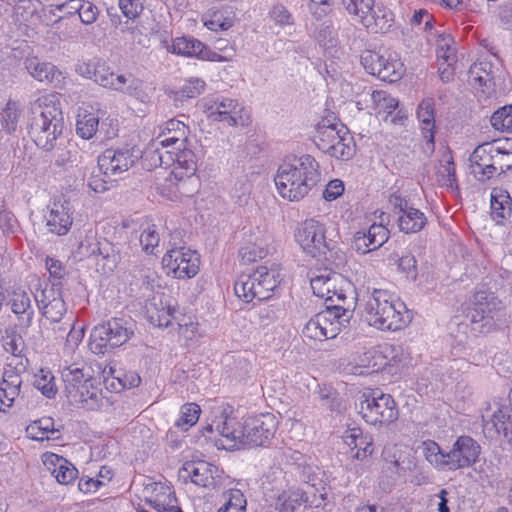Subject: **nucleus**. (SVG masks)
<instances>
[{
  "instance_id": "obj_38",
  "label": "nucleus",
  "mask_w": 512,
  "mask_h": 512,
  "mask_svg": "<svg viewBox=\"0 0 512 512\" xmlns=\"http://www.w3.org/2000/svg\"><path fill=\"white\" fill-rule=\"evenodd\" d=\"M469 77L474 84L480 87H490L493 82V65L489 61H479L474 63L469 71Z\"/></svg>"
},
{
  "instance_id": "obj_37",
  "label": "nucleus",
  "mask_w": 512,
  "mask_h": 512,
  "mask_svg": "<svg viewBox=\"0 0 512 512\" xmlns=\"http://www.w3.org/2000/svg\"><path fill=\"white\" fill-rule=\"evenodd\" d=\"M308 500L306 493L300 489L282 493L276 503L279 512H295Z\"/></svg>"
},
{
  "instance_id": "obj_20",
  "label": "nucleus",
  "mask_w": 512,
  "mask_h": 512,
  "mask_svg": "<svg viewBox=\"0 0 512 512\" xmlns=\"http://www.w3.org/2000/svg\"><path fill=\"white\" fill-rule=\"evenodd\" d=\"M171 51L178 55L197 57L202 60L214 61L216 57H220L201 41L187 36L176 38L172 43Z\"/></svg>"
},
{
  "instance_id": "obj_62",
  "label": "nucleus",
  "mask_w": 512,
  "mask_h": 512,
  "mask_svg": "<svg viewBox=\"0 0 512 512\" xmlns=\"http://www.w3.org/2000/svg\"><path fill=\"white\" fill-rule=\"evenodd\" d=\"M3 348L6 352L18 356L22 352L23 340L19 335H7L3 338Z\"/></svg>"
},
{
  "instance_id": "obj_1",
  "label": "nucleus",
  "mask_w": 512,
  "mask_h": 512,
  "mask_svg": "<svg viewBox=\"0 0 512 512\" xmlns=\"http://www.w3.org/2000/svg\"><path fill=\"white\" fill-rule=\"evenodd\" d=\"M321 173L316 159L305 154L293 163H284L278 168L275 184L279 194L290 201H299L320 181Z\"/></svg>"
},
{
  "instance_id": "obj_48",
  "label": "nucleus",
  "mask_w": 512,
  "mask_h": 512,
  "mask_svg": "<svg viewBox=\"0 0 512 512\" xmlns=\"http://www.w3.org/2000/svg\"><path fill=\"white\" fill-rule=\"evenodd\" d=\"M367 244L372 250L380 248L389 239V230L382 224H372L367 231Z\"/></svg>"
},
{
  "instance_id": "obj_7",
  "label": "nucleus",
  "mask_w": 512,
  "mask_h": 512,
  "mask_svg": "<svg viewBox=\"0 0 512 512\" xmlns=\"http://www.w3.org/2000/svg\"><path fill=\"white\" fill-rule=\"evenodd\" d=\"M358 412L366 423L371 425H388L399 417V410L390 394L369 389L361 396Z\"/></svg>"
},
{
  "instance_id": "obj_50",
  "label": "nucleus",
  "mask_w": 512,
  "mask_h": 512,
  "mask_svg": "<svg viewBox=\"0 0 512 512\" xmlns=\"http://www.w3.org/2000/svg\"><path fill=\"white\" fill-rule=\"evenodd\" d=\"M205 89V82L199 78L188 80L178 91L175 92V99L184 101L199 96Z\"/></svg>"
},
{
  "instance_id": "obj_51",
  "label": "nucleus",
  "mask_w": 512,
  "mask_h": 512,
  "mask_svg": "<svg viewBox=\"0 0 512 512\" xmlns=\"http://www.w3.org/2000/svg\"><path fill=\"white\" fill-rule=\"evenodd\" d=\"M454 42L451 35L441 34L438 39V48L439 61H443L442 63L446 65H453L457 62L455 49L451 47V44Z\"/></svg>"
},
{
  "instance_id": "obj_14",
  "label": "nucleus",
  "mask_w": 512,
  "mask_h": 512,
  "mask_svg": "<svg viewBox=\"0 0 512 512\" xmlns=\"http://www.w3.org/2000/svg\"><path fill=\"white\" fill-rule=\"evenodd\" d=\"M353 310L350 306L345 307L341 304H328L326 309L317 313L314 318L317 325L322 327L326 339L335 338L350 322Z\"/></svg>"
},
{
  "instance_id": "obj_36",
  "label": "nucleus",
  "mask_w": 512,
  "mask_h": 512,
  "mask_svg": "<svg viewBox=\"0 0 512 512\" xmlns=\"http://www.w3.org/2000/svg\"><path fill=\"white\" fill-rule=\"evenodd\" d=\"M215 427L218 435H221L231 441L233 446L237 443L242 444V425L238 424L234 418H228L227 416L222 415L221 419L217 420V425Z\"/></svg>"
},
{
  "instance_id": "obj_40",
  "label": "nucleus",
  "mask_w": 512,
  "mask_h": 512,
  "mask_svg": "<svg viewBox=\"0 0 512 512\" xmlns=\"http://www.w3.org/2000/svg\"><path fill=\"white\" fill-rule=\"evenodd\" d=\"M506 423V410L500 408L495 411L491 418H483V432L489 439H497L500 435L504 436Z\"/></svg>"
},
{
  "instance_id": "obj_19",
  "label": "nucleus",
  "mask_w": 512,
  "mask_h": 512,
  "mask_svg": "<svg viewBox=\"0 0 512 512\" xmlns=\"http://www.w3.org/2000/svg\"><path fill=\"white\" fill-rule=\"evenodd\" d=\"M343 134H347V127L344 124L323 118L316 126L313 142L319 150L326 153Z\"/></svg>"
},
{
  "instance_id": "obj_43",
  "label": "nucleus",
  "mask_w": 512,
  "mask_h": 512,
  "mask_svg": "<svg viewBox=\"0 0 512 512\" xmlns=\"http://www.w3.org/2000/svg\"><path fill=\"white\" fill-rule=\"evenodd\" d=\"M26 431L32 439L39 441L49 439V437L46 436L47 433H51L52 435L59 433V430L54 428V420L51 417H42L34 421L27 427Z\"/></svg>"
},
{
  "instance_id": "obj_45",
  "label": "nucleus",
  "mask_w": 512,
  "mask_h": 512,
  "mask_svg": "<svg viewBox=\"0 0 512 512\" xmlns=\"http://www.w3.org/2000/svg\"><path fill=\"white\" fill-rule=\"evenodd\" d=\"M390 260H393L397 263L399 271L404 273L407 279L411 281H416L418 276L417 269V260L414 255L406 254L400 256L397 253H393L390 255Z\"/></svg>"
},
{
  "instance_id": "obj_3",
  "label": "nucleus",
  "mask_w": 512,
  "mask_h": 512,
  "mask_svg": "<svg viewBox=\"0 0 512 512\" xmlns=\"http://www.w3.org/2000/svg\"><path fill=\"white\" fill-rule=\"evenodd\" d=\"M402 309L404 303L393 302L388 291L382 289H374L366 304L369 324L380 330L397 331L405 327L410 319Z\"/></svg>"
},
{
  "instance_id": "obj_54",
  "label": "nucleus",
  "mask_w": 512,
  "mask_h": 512,
  "mask_svg": "<svg viewBox=\"0 0 512 512\" xmlns=\"http://www.w3.org/2000/svg\"><path fill=\"white\" fill-rule=\"evenodd\" d=\"M436 175L437 181L441 186L451 189L457 187V179L453 161H447L445 165H442L437 171Z\"/></svg>"
},
{
  "instance_id": "obj_59",
  "label": "nucleus",
  "mask_w": 512,
  "mask_h": 512,
  "mask_svg": "<svg viewBox=\"0 0 512 512\" xmlns=\"http://www.w3.org/2000/svg\"><path fill=\"white\" fill-rule=\"evenodd\" d=\"M82 4L79 18L83 24L90 25L97 20L99 10L92 2L83 0Z\"/></svg>"
},
{
  "instance_id": "obj_49",
  "label": "nucleus",
  "mask_w": 512,
  "mask_h": 512,
  "mask_svg": "<svg viewBox=\"0 0 512 512\" xmlns=\"http://www.w3.org/2000/svg\"><path fill=\"white\" fill-rule=\"evenodd\" d=\"M490 122L496 130L512 133V105L503 106L495 111Z\"/></svg>"
},
{
  "instance_id": "obj_30",
  "label": "nucleus",
  "mask_w": 512,
  "mask_h": 512,
  "mask_svg": "<svg viewBox=\"0 0 512 512\" xmlns=\"http://www.w3.org/2000/svg\"><path fill=\"white\" fill-rule=\"evenodd\" d=\"M11 310L19 316V325L22 328H29L32 324L34 311L31 308V300L27 293H14L10 300Z\"/></svg>"
},
{
  "instance_id": "obj_6",
  "label": "nucleus",
  "mask_w": 512,
  "mask_h": 512,
  "mask_svg": "<svg viewBox=\"0 0 512 512\" xmlns=\"http://www.w3.org/2000/svg\"><path fill=\"white\" fill-rule=\"evenodd\" d=\"M310 285L314 295L325 299V304L344 305L348 296L353 300V284L341 273L332 268H324L319 274L312 276Z\"/></svg>"
},
{
  "instance_id": "obj_31",
  "label": "nucleus",
  "mask_w": 512,
  "mask_h": 512,
  "mask_svg": "<svg viewBox=\"0 0 512 512\" xmlns=\"http://www.w3.org/2000/svg\"><path fill=\"white\" fill-rule=\"evenodd\" d=\"M118 79L121 80V82L115 85L113 90L125 93L141 102H145L147 94L145 93L144 83L141 79L136 78L132 74H119Z\"/></svg>"
},
{
  "instance_id": "obj_12",
  "label": "nucleus",
  "mask_w": 512,
  "mask_h": 512,
  "mask_svg": "<svg viewBox=\"0 0 512 512\" xmlns=\"http://www.w3.org/2000/svg\"><path fill=\"white\" fill-rule=\"evenodd\" d=\"M139 158L140 151L135 147L106 149L98 157V169L106 177H116L131 168Z\"/></svg>"
},
{
  "instance_id": "obj_24",
  "label": "nucleus",
  "mask_w": 512,
  "mask_h": 512,
  "mask_svg": "<svg viewBox=\"0 0 512 512\" xmlns=\"http://www.w3.org/2000/svg\"><path fill=\"white\" fill-rule=\"evenodd\" d=\"M241 110L239 104L229 98L222 100L216 99L211 106L207 108L208 118L213 121H227L229 125H237V114Z\"/></svg>"
},
{
  "instance_id": "obj_25",
  "label": "nucleus",
  "mask_w": 512,
  "mask_h": 512,
  "mask_svg": "<svg viewBox=\"0 0 512 512\" xmlns=\"http://www.w3.org/2000/svg\"><path fill=\"white\" fill-rule=\"evenodd\" d=\"M360 22L374 33H385L392 26L393 13L383 6H374Z\"/></svg>"
},
{
  "instance_id": "obj_35",
  "label": "nucleus",
  "mask_w": 512,
  "mask_h": 512,
  "mask_svg": "<svg viewBox=\"0 0 512 512\" xmlns=\"http://www.w3.org/2000/svg\"><path fill=\"white\" fill-rule=\"evenodd\" d=\"M22 384L21 376L10 368L4 371L2 383L0 389L3 391V396L7 401L6 407H11L15 398L20 393V387Z\"/></svg>"
},
{
  "instance_id": "obj_42",
  "label": "nucleus",
  "mask_w": 512,
  "mask_h": 512,
  "mask_svg": "<svg viewBox=\"0 0 512 512\" xmlns=\"http://www.w3.org/2000/svg\"><path fill=\"white\" fill-rule=\"evenodd\" d=\"M98 125L99 118L95 114L85 111L78 115L76 132L82 139L89 140L96 134Z\"/></svg>"
},
{
  "instance_id": "obj_60",
  "label": "nucleus",
  "mask_w": 512,
  "mask_h": 512,
  "mask_svg": "<svg viewBox=\"0 0 512 512\" xmlns=\"http://www.w3.org/2000/svg\"><path fill=\"white\" fill-rule=\"evenodd\" d=\"M36 10V5L32 0H20L14 7L15 14L23 21H29Z\"/></svg>"
},
{
  "instance_id": "obj_29",
  "label": "nucleus",
  "mask_w": 512,
  "mask_h": 512,
  "mask_svg": "<svg viewBox=\"0 0 512 512\" xmlns=\"http://www.w3.org/2000/svg\"><path fill=\"white\" fill-rule=\"evenodd\" d=\"M427 223L425 214L414 207L409 206L398 218L400 231L408 233H417L421 231Z\"/></svg>"
},
{
  "instance_id": "obj_26",
  "label": "nucleus",
  "mask_w": 512,
  "mask_h": 512,
  "mask_svg": "<svg viewBox=\"0 0 512 512\" xmlns=\"http://www.w3.org/2000/svg\"><path fill=\"white\" fill-rule=\"evenodd\" d=\"M25 65L31 76L40 82L60 81L61 73L51 63L41 62L37 57H32L26 60Z\"/></svg>"
},
{
  "instance_id": "obj_56",
  "label": "nucleus",
  "mask_w": 512,
  "mask_h": 512,
  "mask_svg": "<svg viewBox=\"0 0 512 512\" xmlns=\"http://www.w3.org/2000/svg\"><path fill=\"white\" fill-rule=\"evenodd\" d=\"M251 187L247 176L240 177L233 187L232 197L235 198L236 202L240 205L246 204L251 193Z\"/></svg>"
},
{
  "instance_id": "obj_11",
  "label": "nucleus",
  "mask_w": 512,
  "mask_h": 512,
  "mask_svg": "<svg viewBox=\"0 0 512 512\" xmlns=\"http://www.w3.org/2000/svg\"><path fill=\"white\" fill-rule=\"evenodd\" d=\"M471 307L468 308L466 317L472 324H479L480 331L493 325L495 314L501 309V301L493 293L479 290L470 299Z\"/></svg>"
},
{
  "instance_id": "obj_39",
  "label": "nucleus",
  "mask_w": 512,
  "mask_h": 512,
  "mask_svg": "<svg viewBox=\"0 0 512 512\" xmlns=\"http://www.w3.org/2000/svg\"><path fill=\"white\" fill-rule=\"evenodd\" d=\"M108 375L113 379L110 387L114 390L130 389L137 387L141 378L135 371H123L110 368Z\"/></svg>"
},
{
  "instance_id": "obj_44",
  "label": "nucleus",
  "mask_w": 512,
  "mask_h": 512,
  "mask_svg": "<svg viewBox=\"0 0 512 512\" xmlns=\"http://www.w3.org/2000/svg\"><path fill=\"white\" fill-rule=\"evenodd\" d=\"M119 74H115L105 63L96 62L93 68V80L104 88L114 89L115 85L120 84Z\"/></svg>"
},
{
  "instance_id": "obj_17",
  "label": "nucleus",
  "mask_w": 512,
  "mask_h": 512,
  "mask_svg": "<svg viewBox=\"0 0 512 512\" xmlns=\"http://www.w3.org/2000/svg\"><path fill=\"white\" fill-rule=\"evenodd\" d=\"M42 315L51 322L58 323L65 315L67 308L62 297L60 282L52 283V286L41 291V298L35 296Z\"/></svg>"
},
{
  "instance_id": "obj_57",
  "label": "nucleus",
  "mask_w": 512,
  "mask_h": 512,
  "mask_svg": "<svg viewBox=\"0 0 512 512\" xmlns=\"http://www.w3.org/2000/svg\"><path fill=\"white\" fill-rule=\"evenodd\" d=\"M238 255L244 264H249L257 259L264 258L267 255V250L255 244H248L240 248Z\"/></svg>"
},
{
  "instance_id": "obj_47",
  "label": "nucleus",
  "mask_w": 512,
  "mask_h": 512,
  "mask_svg": "<svg viewBox=\"0 0 512 512\" xmlns=\"http://www.w3.org/2000/svg\"><path fill=\"white\" fill-rule=\"evenodd\" d=\"M329 248L323 253V256L319 260L325 261L329 267L334 269H339L346 262L345 253L338 248L337 241L329 238Z\"/></svg>"
},
{
  "instance_id": "obj_52",
  "label": "nucleus",
  "mask_w": 512,
  "mask_h": 512,
  "mask_svg": "<svg viewBox=\"0 0 512 512\" xmlns=\"http://www.w3.org/2000/svg\"><path fill=\"white\" fill-rule=\"evenodd\" d=\"M269 18L275 25L280 27L291 26L294 24V17L288 8L281 4H274L269 10Z\"/></svg>"
},
{
  "instance_id": "obj_55",
  "label": "nucleus",
  "mask_w": 512,
  "mask_h": 512,
  "mask_svg": "<svg viewBox=\"0 0 512 512\" xmlns=\"http://www.w3.org/2000/svg\"><path fill=\"white\" fill-rule=\"evenodd\" d=\"M201 413V409L199 405L196 403H187L184 404L181 408V417L176 422V426H181L182 424H186L192 426L196 424L199 419Z\"/></svg>"
},
{
  "instance_id": "obj_61",
  "label": "nucleus",
  "mask_w": 512,
  "mask_h": 512,
  "mask_svg": "<svg viewBox=\"0 0 512 512\" xmlns=\"http://www.w3.org/2000/svg\"><path fill=\"white\" fill-rule=\"evenodd\" d=\"M333 3L334 0H310L309 10L317 19H320L331 11Z\"/></svg>"
},
{
  "instance_id": "obj_53",
  "label": "nucleus",
  "mask_w": 512,
  "mask_h": 512,
  "mask_svg": "<svg viewBox=\"0 0 512 512\" xmlns=\"http://www.w3.org/2000/svg\"><path fill=\"white\" fill-rule=\"evenodd\" d=\"M342 5L350 15L356 16L362 20V16L372 11L375 0H341Z\"/></svg>"
},
{
  "instance_id": "obj_9",
  "label": "nucleus",
  "mask_w": 512,
  "mask_h": 512,
  "mask_svg": "<svg viewBox=\"0 0 512 512\" xmlns=\"http://www.w3.org/2000/svg\"><path fill=\"white\" fill-rule=\"evenodd\" d=\"M277 428L278 420L271 413L249 417L242 424V445L267 447L274 438Z\"/></svg>"
},
{
  "instance_id": "obj_46",
  "label": "nucleus",
  "mask_w": 512,
  "mask_h": 512,
  "mask_svg": "<svg viewBox=\"0 0 512 512\" xmlns=\"http://www.w3.org/2000/svg\"><path fill=\"white\" fill-rule=\"evenodd\" d=\"M21 116V110L18 109L15 102L9 101L2 113L1 127L7 134L16 132L18 122Z\"/></svg>"
},
{
  "instance_id": "obj_32",
  "label": "nucleus",
  "mask_w": 512,
  "mask_h": 512,
  "mask_svg": "<svg viewBox=\"0 0 512 512\" xmlns=\"http://www.w3.org/2000/svg\"><path fill=\"white\" fill-rule=\"evenodd\" d=\"M94 381L92 377L90 381L81 386L77 391V394H80L79 396L81 397L79 399L77 398V400H69V402L87 410L98 408L101 393L100 390L94 386Z\"/></svg>"
},
{
  "instance_id": "obj_64",
  "label": "nucleus",
  "mask_w": 512,
  "mask_h": 512,
  "mask_svg": "<svg viewBox=\"0 0 512 512\" xmlns=\"http://www.w3.org/2000/svg\"><path fill=\"white\" fill-rule=\"evenodd\" d=\"M344 192V184L339 179L331 180L323 191V198L326 201H333Z\"/></svg>"
},
{
  "instance_id": "obj_2",
  "label": "nucleus",
  "mask_w": 512,
  "mask_h": 512,
  "mask_svg": "<svg viewBox=\"0 0 512 512\" xmlns=\"http://www.w3.org/2000/svg\"><path fill=\"white\" fill-rule=\"evenodd\" d=\"M64 127L61 109L47 97L37 99L30 107L28 133L34 143L46 151L52 150Z\"/></svg>"
},
{
  "instance_id": "obj_23",
  "label": "nucleus",
  "mask_w": 512,
  "mask_h": 512,
  "mask_svg": "<svg viewBox=\"0 0 512 512\" xmlns=\"http://www.w3.org/2000/svg\"><path fill=\"white\" fill-rule=\"evenodd\" d=\"M44 464L60 484H70L78 475L75 466L65 458L56 454L45 455Z\"/></svg>"
},
{
  "instance_id": "obj_41",
  "label": "nucleus",
  "mask_w": 512,
  "mask_h": 512,
  "mask_svg": "<svg viewBox=\"0 0 512 512\" xmlns=\"http://www.w3.org/2000/svg\"><path fill=\"white\" fill-rule=\"evenodd\" d=\"M325 154L341 160H348L352 158L355 154L353 137L350 136L347 131V134H343L336 143L333 144V147H331V149H329Z\"/></svg>"
},
{
  "instance_id": "obj_5",
  "label": "nucleus",
  "mask_w": 512,
  "mask_h": 512,
  "mask_svg": "<svg viewBox=\"0 0 512 512\" xmlns=\"http://www.w3.org/2000/svg\"><path fill=\"white\" fill-rule=\"evenodd\" d=\"M278 278L276 270L260 266L252 274H241L235 281L234 291L246 303L254 299L263 301L271 297V292L280 283Z\"/></svg>"
},
{
  "instance_id": "obj_18",
  "label": "nucleus",
  "mask_w": 512,
  "mask_h": 512,
  "mask_svg": "<svg viewBox=\"0 0 512 512\" xmlns=\"http://www.w3.org/2000/svg\"><path fill=\"white\" fill-rule=\"evenodd\" d=\"M417 117L421 123V130L425 143L423 151L431 155L435 149V110L432 98L423 99L417 108Z\"/></svg>"
},
{
  "instance_id": "obj_33",
  "label": "nucleus",
  "mask_w": 512,
  "mask_h": 512,
  "mask_svg": "<svg viewBox=\"0 0 512 512\" xmlns=\"http://www.w3.org/2000/svg\"><path fill=\"white\" fill-rule=\"evenodd\" d=\"M495 162L496 175L501 177L512 169V139L496 140Z\"/></svg>"
},
{
  "instance_id": "obj_10",
  "label": "nucleus",
  "mask_w": 512,
  "mask_h": 512,
  "mask_svg": "<svg viewBox=\"0 0 512 512\" xmlns=\"http://www.w3.org/2000/svg\"><path fill=\"white\" fill-rule=\"evenodd\" d=\"M325 225L315 219H307L295 230V240L307 255L320 259L329 248Z\"/></svg>"
},
{
  "instance_id": "obj_34",
  "label": "nucleus",
  "mask_w": 512,
  "mask_h": 512,
  "mask_svg": "<svg viewBox=\"0 0 512 512\" xmlns=\"http://www.w3.org/2000/svg\"><path fill=\"white\" fill-rule=\"evenodd\" d=\"M91 254L101 256L104 260L103 267L113 271L120 260L119 250L106 239L97 241L91 249Z\"/></svg>"
},
{
  "instance_id": "obj_63",
  "label": "nucleus",
  "mask_w": 512,
  "mask_h": 512,
  "mask_svg": "<svg viewBox=\"0 0 512 512\" xmlns=\"http://www.w3.org/2000/svg\"><path fill=\"white\" fill-rule=\"evenodd\" d=\"M119 8L129 19H134L142 10V3L139 0H119Z\"/></svg>"
},
{
  "instance_id": "obj_16",
  "label": "nucleus",
  "mask_w": 512,
  "mask_h": 512,
  "mask_svg": "<svg viewBox=\"0 0 512 512\" xmlns=\"http://www.w3.org/2000/svg\"><path fill=\"white\" fill-rule=\"evenodd\" d=\"M480 452V445L472 437H458L449 451L450 471L472 466L477 462Z\"/></svg>"
},
{
  "instance_id": "obj_28",
  "label": "nucleus",
  "mask_w": 512,
  "mask_h": 512,
  "mask_svg": "<svg viewBox=\"0 0 512 512\" xmlns=\"http://www.w3.org/2000/svg\"><path fill=\"white\" fill-rule=\"evenodd\" d=\"M512 200L507 191L493 189L491 193V216L498 224L511 216Z\"/></svg>"
},
{
  "instance_id": "obj_21",
  "label": "nucleus",
  "mask_w": 512,
  "mask_h": 512,
  "mask_svg": "<svg viewBox=\"0 0 512 512\" xmlns=\"http://www.w3.org/2000/svg\"><path fill=\"white\" fill-rule=\"evenodd\" d=\"M216 472L217 467L206 461L186 462L180 469L181 477H189L194 484L201 487L213 485Z\"/></svg>"
},
{
  "instance_id": "obj_8",
  "label": "nucleus",
  "mask_w": 512,
  "mask_h": 512,
  "mask_svg": "<svg viewBox=\"0 0 512 512\" xmlns=\"http://www.w3.org/2000/svg\"><path fill=\"white\" fill-rule=\"evenodd\" d=\"M364 69L383 81L395 82L403 75V64L396 53L388 49L365 50L360 56Z\"/></svg>"
},
{
  "instance_id": "obj_27",
  "label": "nucleus",
  "mask_w": 512,
  "mask_h": 512,
  "mask_svg": "<svg viewBox=\"0 0 512 512\" xmlns=\"http://www.w3.org/2000/svg\"><path fill=\"white\" fill-rule=\"evenodd\" d=\"M49 231L57 235H65L72 225V217L64 205L54 204L46 217Z\"/></svg>"
},
{
  "instance_id": "obj_4",
  "label": "nucleus",
  "mask_w": 512,
  "mask_h": 512,
  "mask_svg": "<svg viewBox=\"0 0 512 512\" xmlns=\"http://www.w3.org/2000/svg\"><path fill=\"white\" fill-rule=\"evenodd\" d=\"M133 335L134 323L131 319L114 317L92 329L89 347L95 354H105L128 342Z\"/></svg>"
},
{
  "instance_id": "obj_22",
  "label": "nucleus",
  "mask_w": 512,
  "mask_h": 512,
  "mask_svg": "<svg viewBox=\"0 0 512 512\" xmlns=\"http://www.w3.org/2000/svg\"><path fill=\"white\" fill-rule=\"evenodd\" d=\"M61 378L64 382V393L68 400H77V397L78 399L81 397L80 394H77V391L86 382L90 381L92 376L84 371V367L71 364L61 370Z\"/></svg>"
},
{
  "instance_id": "obj_13",
  "label": "nucleus",
  "mask_w": 512,
  "mask_h": 512,
  "mask_svg": "<svg viewBox=\"0 0 512 512\" xmlns=\"http://www.w3.org/2000/svg\"><path fill=\"white\" fill-rule=\"evenodd\" d=\"M163 266L178 279L194 277L199 271V255L196 251L174 248L163 256Z\"/></svg>"
},
{
  "instance_id": "obj_15",
  "label": "nucleus",
  "mask_w": 512,
  "mask_h": 512,
  "mask_svg": "<svg viewBox=\"0 0 512 512\" xmlns=\"http://www.w3.org/2000/svg\"><path fill=\"white\" fill-rule=\"evenodd\" d=\"M496 140L478 145L469 157L471 173L481 182L496 175L495 153Z\"/></svg>"
},
{
  "instance_id": "obj_58",
  "label": "nucleus",
  "mask_w": 512,
  "mask_h": 512,
  "mask_svg": "<svg viewBox=\"0 0 512 512\" xmlns=\"http://www.w3.org/2000/svg\"><path fill=\"white\" fill-rule=\"evenodd\" d=\"M159 240V235L154 226L148 227L140 235V243L146 252L152 253V250L158 246Z\"/></svg>"
}]
</instances>
